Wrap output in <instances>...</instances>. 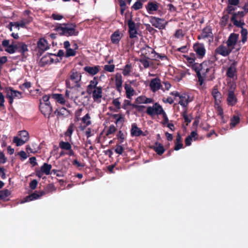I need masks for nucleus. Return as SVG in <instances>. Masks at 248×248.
Wrapping results in <instances>:
<instances>
[{"mask_svg":"<svg viewBox=\"0 0 248 248\" xmlns=\"http://www.w3.org/2000/svg\"><path fill=\"white\" fill-rule=\"evenodd\" d=\"M240 118L238 116L234 115L231 119V122L230 124L231 128H233L237 124L240 123Z\"/></svg>","mask_w":248,"mask_h":248,"instance_id":"nucleus-36","label":"nucleus"},{"mask_svg":"<svg viewBox=\"0 0 248 248\" xmlns=\"http://www.w3.org/2000/svg\"><path fill=\"white\" fill-rule=\"evenodd\" d=\"M13 142L16 144L17 146H20L23 145L27 141L22 138H19L18 137H15L13 139Z\"/></svg>","mask_w":248,"mask_h":248,"instance_id":"nucleus-42","label":"nucleus"},{"mask_svg":"<svg viewBox=\"0 0 248 248\" xmlns=\"http://www.w3.org/2000/svg\"><path fill=\"white\" fill-rule=\"evenodd\" d=\"M91 93L94 102L100 103L101 102V98L102 97V87L99 86L96 89L91 90Z\"/></svg>","mask_w":248,"mask_h":248,"instance_id":"nucleus-13","label":"nucleus"},{"mask_svg":"<svg viewBox=\"0 0 248 248\" xmlns=\"http://www.w3.org/2000/svg\"><path fill=\"white\" fill-rule=\"evenodd\" d=\"M100 67L99 65H95L92 67L87 66L84 68V70L90 75L94 76L99 72Z\"/></svg>","mask_w":248,"mask_h":248,"instance_id":"nucleus-25","label":"nucleus"},{"mask_svg":"<svg viewBox=\"0 0 248 248\" xmlns=\"http://www.w3.org/2000/svg\"><path fill=\"white\" fill-rule=\"evenodd\" d=\"M98 82L97 81V77H94L93 80H91L89 84L87 86V92L89 94H91V90L96 89V88L98 87L99 86H97Z\"/></svg>","mask_w":248,"mask_h":248,"instance_id":"nucleus-28","label":"nucleus"},{"mask_svg":"<svg viewBox=\"0 0 248 248\" xmlns=\"http://www.w3.org/2000/svg\"><path fill=\"white\" fill-rule=\"evenodd\" d=\"M130 105H131V101L129 100L125 99L124 101V103L122 106V108H124V109H127V106H130Z\"/></svg>","mask_w":248,"mask_h":248,"instance_id":"nucleus-64","label":"nucleus"},{"mask_svg":"<svg viewBox=\"0 0 248 248\" xmlns=\"http://www.w3.org/2000/svg\"><path fill=\"white\" fill-rule=\"evenodd\" d=\"M76 27L74 23L59 24L56 26L54 30L60 35L67 37L77 36L79 32L76 30Z\"/></svg>","mask_w":248,"mask_h":248,"instance_id":"nucleus-2","label":"nucleus"},{"mask_svg":"<svg viewBox=\"0 0 248 248\" xmlns=\"http://www.w3.org/2000/svg\"><path fill=\"white\" fill-rule=\"evenodd\" d=\"M239 34L232 33L230 34L226 44L228 47L230 48L232 51L235 48L239 38Z\"/></svg>","mask_w":248,"mask_h":248,"instance_id":"nucleus-8","label":"nucleus"},{"mask_svg":"<svg viewBox=\"0 0 248 248\" xmlns=\"http://www.w3.org/2000/svg\"><path fill=\"white\" fill-rule=\"evenodd\" d=\"M121 32L119 30L114 31L111 35V41L114 44H117L119 43L122 38Z\"/></svg>","mask_w":248,"mask_h":248,"instance_id":"nucleus-27","label":"nucleus"},{"mask_svg":"<svg viewBox=\"0 0 248 248\" xmlns=\"http://www.w3.org/2000/svg\"><path fill=\"white\" fill-rule=\"evenodd\" d=\"M19 136L20 138L24 139L26 141H28L29 139V135L28 132L26 130H23L19 132Z\"/></svg>","mask_w":248,"mask_h":248,"instance_id":"nucleus-50","label":"nucleus"},{"mask_svg":"<svg viewBox=\"0 0 248 248\" xmlns=\"http://www.w3.org/2000/svg\"><path fill=\"white\" fill-rule=\"evenodd\" d=\"M117 138L120 140V143H122L124 140V135L121 130H120L117 135Z\"/></svg>","mask_w":248,"mask_h":248,"instance_id":"nucleus-59","label":"nucleus"},{"mask_svg":"<svg viewBox=\"0 0 248 248\" xmlns=\"http://www.w3.org/2000/svg\"><path fill=\"white\" fill-rule=\"evenodd\" d=\"M231 21L233 23V25L237 27L241 28V29L243 28V26L245 25L244 22H241V21H238L237 19L234 18V16L231 18Z\"/></svg>","mask_w":248,"mask_h":248,"instance_id":"nucleus-41","label":"nucleus"},{"mask_svg":"<svg viewBox=\"0 0 248 248\" xmlns=\"http://www.w3.org/2000/svg\"><path fill=\"white\" fill-rule=\"evenodd\" d=\"M179 98V104L185 108H186L188 104L192 101V99H190L189 96L186 93L181 94Z\"/></svg>","mask_w":248,"mask_h":248,"instance_id":"nucleus-20","label":"nucleus"},{"mask_svg":"<svg viewBox=\"0 0 248 248\" xmlns=\"http://www.w3.org/2000/svg\"><path fill=\"white\" fill-rule=\"evenodd\" d=\"M115 86H122L123 80L122 76L121 74L117 73L115 76Z\"/></svg>","mask_w":248,"mask_h":248,"instance_id":"nucleus-44","label":"nucleus"},{"mask_svg":"<svg viewBox=\"0 0 248 248\" xmlns=\"http://www.w3.org/2000/svg\"><path fill=\"white\" fill-rule=\"evenodd\" d=\"M13 43H14V41L13 40L12 44L10 45L9 40H4L2 42V46L6 47L5 51L9 54H13L15 52V50L13 48Z\"/></svg>","mask_w":248,"mask_h":248,"instance_id":"nucleus-22","label":"nucleus"},{"mask_svg":"<svg viewBox=\"0 0 248 248\" xmlns=\"http://www.w3.org/2000/svg\"><path fill=\"white\" fill-rule=\"evenodd\" d=\"M81 75L79 72L74 70H71L68 78L65 80L66 86L67 88L74 89L79 88L81 87L80 81Z\"/></svg>","mask_w":248,"mask_h":248,"instance_id":"nucleus-3","label":"nucleus"},{"mask_svg":"<svg viewBox=\"0 0 248 248\" xmlns=\"http://www.w3.org/2000/svg\"><path fill=\"white\" fill-rule=\"evenodd\" d=\"M4 90L5 93H9L10 95H11L14 99H20L23 97L21 92L15 90L11 87H6L4 88Z\"/></svg>","mask_w":248,"mask_h":248,"instance_id":"nucleus-18","label":"nucleus"},{"mask_svg":"<svg viewBox=\"0 0 248 248\" xmlns=\"http://www.w3.org/2000/svg\"><path fill=\"white\" fill-rule=\"evenodd\" d=\"M149 21L152 26L159 30L165 29L167 23V22L165 24L163 23L165 21L164 19L153 16L150 17Z\"/></svg>","mask_w":248,"mask_h":248,"instance_id":"nucleus-6","label":"nucleus"},{"mask_svg":"<svg viewBox=\"0 0 248 248\" xmlns=\"http://www.w3.org/2000/svg\"><path fill=\"white\" fill-rule=\"evenodd\" d=\"M245 15V13L243 11H238L237 12H234L232 13V17L234 16V18L237 19L238 17H243Z\"/></svg>","mask_w":248,"mask_h":248,"instance_id":"nucleus-55","label":"nucleus"},{"mask_svg":"<svg viewBox=\"0 0 248 248\" xmlns=\"http://www.w3.org/2000/svg\"><path fill=\"white\" fill-rule=\"evenodd\" d=\"M149 86L151 90L153 93H155L160 89L163 90V89L162 88L160 79L158 78H156L151 79Z\"/></svg>","mask_w":248,"mask_h":248,"instance_id":"nucleus-14","label":"nucleus"},{"mask_svg":"<svg viewBox=\"0 0 248 248\" xmlns=\"http://www.w3.org/2000/svg\"><path fill=\"white\" fill-rule=\"evenodd\" d=\"M209 38V41L213 40V34L212 31L211 27L210 26H206L204 28L200 35L198 36V39H204Z\"/></svg>","mask_w":248,"mask_h":248,"instance_id":"nucleus-7","label":"nucleus"},{"mask_svg":"<svg viewBox=\"0 0 248 248\" xmlns=\"http://www.w3.org/2000/svg\"><path fill=\"white\" fill-rule=\"evenodd\" d=\"M37 45L38 49V52L40 53V55H41L45 51L49 48L48 43L46 40L44 38L39 39L37 42Z\"/></svg>","mask_w":248,"mask_h":248,"instance_id":"nucleus-11","label":"nucleus"},{"mask_svg":"<svg viewBox=\"0 0 248 248\" xmlns=\"http://www.w3.org/2000/svg\"><path fill=\"white\" fill-rule=\"evenodd\" d=\"M131 126V135L132 137H139L141 135L144 136L143 132L137 126L136 123L133 124Z\"/></svg>","mask_w":248,"mask_h":248,"instance_id":"nucleus-24","label":"nucleus"},{"mask_svg":"<svg viewBox=\"0 0 248 248\" xmlns=\"http://www.w3.org/2000/svg\"><path fill=\"white\" fill-rule=\"evenodd\" d=\"M52 168V166L50 164H48L46 163H44L41 167V170L46 175H49L50 174V170Z\"/></svg>","mask_w":248,"mask_h":248,"instance_id":"nucleus-35","label":"nucleus"},{"mask_svg":"<svg viewBox=\"0 0 248 248\" xmlns=\"http://www.w3.org/2000/svg\"><path fill=\"white\" fill-rule=\"evenodd\" d=\"M229 19V16L228 14L224 15L221 18V24L223 26H225Z\"/></svg>","mask_w":248,"mask_h":248,"instance_id":"nucleus-54","label":"nucleus"},{"mask_svg":"<svg viewBox=\"0 0 248 248\" xmlns=\"http://www.w3.org/2000/svg\"><path fill=\"white\" fill-rule=\"evenodd\" d=\"M124 148L120 145H116L115 152L119 155H122L124 151Z\"/></svg>","mask_w":248,"mask_h":248,"instance_id":"nucleus-60","label":"nucleus"},{"mask_svg":"<svg viewBox=\"0 0 248 248\" xmlns=\"http://www.w3.org/2000/svg\"><path fill=\"white\" fill-rule=\"evenodd\" d=\"M146 8L149 14H152L153 11H156L158 10V3L156 2H149L146 6Z\"/></svg>","mask_w":248,"mask_h":248,"instance_id":"nucleus-29","label":"nucleus"},{"mask_svg":"<svg viewBox=\"0 0 248 248\" xmlns=\"http://www.w3.org/2000/svg\"><path fill=\"white\" fill-rule=\"evenodd\" d=\"M182 116L184 118L185 122L187 123V125H188V124H189L191 122L192 117L191 115H190L189 116L187 115L186 108L185 111L182 113Z\"/></svg>","mask_w":248,"mask_h":248,"instance_id":"nucleus-40","label":"nucleus"},{"mask_svg":"<svg viewBox=\"0 0 248 248\" xmlns=\"http://www.w3.org/2000/svg\"><path fill=\"white\" fill-rule=\"evenodd\" d=\"M150 58L146 55L142 54L140 55L139 61L143 65L144 68H147L150 66L149 60Z\"/></svg>","mask_w":248,"mask_h":248,"instance_id":"nucleus-31","label":"nucleus"},{"mask_svg":"<svg viewBox=\"0 0 248 248\" xmlns=\"http://www.w3.org/2000/svg\"><path fill=\"white\" fill-rule=\"evenodd\" d=\"M124 89L125 90L126 97L129 99H131L132 96L134 95L135 92V90L130 85L128 84L125 83L124 84Z\"/></svg>","mask_w":248,"mask_h":248,"instance_id":"nucleus-30","label":"nucleus"},{"mask_svg":"<svg viewBox=\"0 0 248 248\" xmlns=\"http://www.w3.org/2000/svg\"><path fill=\"white\" fill-rule=\"evenodd\" d=\"M184 36V33H183V31L181 29H179L176 30L174 36L177 38H180L183 37Z\"/></svg>","mask_w":248,"mask_h":248,"instance_id":"nucleus-61","label":"nucleus"},{"mask_svg":"<svg viewBox=\"0 0 248 248\" xmlns=\"http://www.w3.org/2000/svg\"><path fill=\"white\" fill-rule=\"evenodd\" d=\"M151 53L154 54V60L155 61L158 60V59H161V60H167V57L165 54H159L156 52L154 49L152 50Z\"/></svg>","mask_w":248,"mask_h":248,"instance_id":"nucleus-38","label":"nucleus"},{"mask_svg":"<svg viewBox=\"0 0 248 248\" xmlns=\"http://www.w3.org/2000/svg\"><path fill=\"white\" fill-rule=\"evenodd\" d=\"M150 148L159 155H162L165 151L163 145L157 141L155 142V145L151 146Z\"/></svg>","mask_w":248,"mask_h":248,"instance_id":"nucleus-26","label":"nucleus"},{"mask_svg":"<svg viewBox=\"0 0 248 248\" xmlns=\"http://www.w3.org/2000/svg\"><path fill=\"white\" fill-rule=\"evenodd\" d=\"M212 95L215 99V105L219 106L221 102L222 95L218 91L217 86L214 87L212 91Z\"/></svg>","mask_w":248,"mask_h":248,"instance_id":"nucleus-16","label":"nucleus"},{"mask_svg":"<svg viewBox=\"0 0 248 248\" xmlns=\"http://www.w3.org/2000/svg\"><path fill=\"white\" fill-rule=\"evenodd\" d=\"M215 66L214 61L210 60H205L201 63H196L191 66V69L196 73L200 85H202L207 78V74L210 72H212V75L210 76L208 80L212 81L215 79Z\"/></svg>","mask_w":248,"mask_h":248,"instance_id":"nucleus-1","label":"nucleus"},{"mask_svg":"<svg viewBox=\"0 0 248 248\" xmlns=\"http://www.w3.org/2000/svg\"><path fill=\"white\" fill-rule=\"evenodd\" d=\"M183 147V144L182 143L181 136L179 133H178L176 136V141L175 142L174 150L175 151H178L182 148Z\"/></svg>","mask_w":248,"mask_h":248,"instance_id":"nucleus-33","label":"nucleus"},{"mask_svg":"<svg viewBox=\"0 0 248 248\" xmlns=\"http://www.w3.org/2000/svg\"><path fill=\"white\" fill-rule=\"evenodd\" d=\"M193 49L198 58L202 59L205 56L206 50L203 44L200 43L195 44Z\"/></svg>","mask_w":248,"mask_h":248,"instance_id":"nucleus-12","label":"nucleus"},{"mask_svg":"<svg viewBox=\"0 0 248 248\" xmlns=\"http://www.w3.org/2000/svg\"><path fill=\"white\" fill-rule=\"evenodd\" d=\"M234 90L231 88L228 91V97L227 98V103L230 106H234L237 102V99L234 94Z\"/></svg>","mask_w":248,"mask_h":248,"instance_id":"nucleus-17","label":"nucleus"},{"mask_svg":"<svg viewBox=\"0 0 248 248\" xmlns=\"http://www.w3.org/2000/svg\"><path fill=\"white\" fill-rule=\"evenodd\" d=\"M56 190L55 186L53 184H48L44 189V192H45V194L46 193L52 192L53 191Z\"/></svg>","mask_w":248,"mask_h":248,"instance_id":"nucleus-45","label":"nucleus"},{"mask_svg":"<svg viewBox=\"0 0 248 248\" xmlns=\"http://www.w3.org/2000/svg\"><path fill=\"white\" fill-rule=\"evenodd\" d=\"M38 182L36 180L34 179L32 181H31L30 183V187L31 189H35L37 186Z\"/></svg>","mask_w":248,"mask_h":248,"instance_id":"nucleus-63","label":"nucleus"},{"mask_svg":"<svg viewBox=\"0 0 248 248\" xmlns=\"http://www.w3.org/2000/svg\"><path fill=\"white\" fill-rule=\"evenodd\" d=\"M52 97L61 104H64L65 103V100L62 94L53 93Z\"/></svg>","mask_w":248,"mask_h":248,"instance_id":"nucleus-34","label":"nucleus"},{"mask_svg":"<svg viewBox=\"0 0 248 248\" xmlns=\"http://www.w3.org/2000/svg\"><path fill=\"white\" fill-rule=\"evenodd\" d=\"M235 10V8H234L232 5L230 4H228L227 8H226L225 11H226L227 14L229 15L230 14H232L233 13L232 12Z\"/></svg>","mask_w":248,"mask_h":248,"instance_id":"nucleus-58","label":"nucleus"},{"mask_svg":"<svg viewBox=\"0 0 248 248\" xmlns=\"http://www.w3.org/2000/svg\"><path fill=\"white\" fill-rule=\"evenodd\" d=\"M31 83L29 81H26L22 85H20L19 86V88L20 90L24 91L25 89H29L31 87Z\"/></svg>","mask_w":248,"mask_h":248,"instance_id":"nucleus-52","label":"nucleus"},{"mask_svg":"<svg viewBox=\"0 0 248 248\" xmlns=\"http://www.w3.org/2000/svg\"><path fill=\"white\" fill-rule=\"evenodd\" d=\"M145 97L144 96H140L138 97L135 102L137 104H145Z\"/></svg>","mask_w":248,"mask_h":248,"instance_id":"nucleus-62","label":"nucleus"},{"mask_svg":"<svg viewBox=\"0 0 248 248\" xmlns=\"http://www.w3.org/2000/svg\"><path fill=\"white\" fill-rule=\"evenodd\" d=\"M51 56H54L56 57L55 54H53L52 53H47L45 55H44L40 60V63H41L42 66H44L47 64H51L53 63L55 61L51 57Z\"/></svg>","mask_w":248,"mask_h":248,"instance_id":"nucleus-19","label":"nucleus"},{"mask_svg":"<svg viewBox=\"0 0 248 248\" xmlns=\"http://www.w3.org/2000/svg\"><path fill=\"white\" fill-rule=\"evenodd\" d=\"M232 51V50L228 47L227 46H225L223 45H221L216 48L215 50V53L216 54L220 55L223 57H227L229 56Z\"/></svg>","mask_w":248,"mask_h":248,"instance_id":"nucleus-10","label":"nucleus"},{"mask_svg":"<svg viewBox=\"0 0 248 248\" xmlns=\"http://www.w3.org/2000/svg\"><path fill=\"white\" fill-rule=\"evenodd\" d=\"M54 114H56L58 118H63L68 116L69 114V111L66 108L62 107L59 109H57L54 111Z\"/></svg>","mask_w":248,"mask_h":248,"instance_id":"nucleus-23","label":"nucleus"},{"mask_svg":"<svg viewBox=\"0 0 248 248\" xmlns=\"http://www.w3.org/2000/svg\"><path fill=\"white\" fill-rule=\"evenodd\" d=\"M127 25L128 27V32L129 34V37L130 38H134L136 37V34L138 32L136 28L135 23L132 20L131 18L128 20Z\"/></svg>","mask_w":248,"mask_h":248,"instance_id":"nucleus-15","label":"nucleus"},{"mask_svg":"<svg viewBox=\"0 0 248 248\" xmlns=\"http://www.w3.org/2000/svg\"><path fill=\"white\" fill-rule=\"evenodd\" d=\"M18 45L19 46H18V48L17 51L20 53L22 56L23 57L24 56L25 52L29 50L28 45L25 43L22 42H18Z\"/></svg>","mask_w":248,"mask_h":248,"instance_id":"nucleus-32","label":"nucleus"},{"mask_svg":"<svg viewBox=\"0 0 248 248\" xmlns=\"http://www.w3.org/2000/svg\"><path fill=\"white\" fill-rule=\"evenodd\" d=\"M74 124L71 123L69 125L67 131L65 133V136L71 138V136L74 131Z\"/></svg>","mask_w":248,"mask_h":248,"instance_id":"nucleus-46","label":"nucleus"},{"mask_svg":"<svg viewBox=\"0 0 248 248\" xmlns=\"http://www.w3.org/2000/svg\"><path fill=\"white\" fill-rule=\"evenodd\" d=\"M45 194V192L42 191L40 192L36 191L25 198L24 199V202H27L34 200H36Z\"/></svg>","mask_w":248,"mask_h":248,"instance_id":"nucleus-21","label":"nucleus"},{"mask_svg":"<svg viewBox=\"0 0 248 248\" xmlns=\"http://www.w3.org/2000/svg\"><path fill=\"white\" fill-rule=\"evenodd\" d=\"M76 54V51L75 49L69 48L66 49L65 57L68 58L71 56H75Z\"/></svg>","mask_w":248,"mask_h":248,"instance_id":"nucleus-49","label":"nucleus"},{"mask_svg":"<svg viewBox=\"0 0 248 248\" xmlns=\"http://www.w3.org/2000/svg\"><path fill=\"white\" fill-rule=\"evenodd\" d=\"M132 66L131 64H127L124 67V69L123 70V74L124 76H126L129 75L131 71Z\"/></svg>","mask_w":248,"mask_h":248,"instance_id":"nucleus-47","label":"nucleus"},{"mask_svg":"<svg viewBox=\"0 0 248 248\" xmlns=\"http://www.w3.org/2000/svg\"><path fill=\"white\" fill-rule=\"evenodd\" d=\"M143 3L140 0H137L131 7L132 9L138 10L142 8Z\"/></svg>","mask_w":248,"mask_h":248,"instance_id":"nucleus-51","label":"nucleus"},{"mask_svg":"<svg viewBox=\"0 0 248 248\" xmlns=\"http://www.w3.org/2000/svg\"><path fill=\"white\" fill-rule=\"evenodd\" d=\"M60 147L64 150H68L71 149L72 146L68 142H64L63 141H60L59 143Z\"/></svg>","mask_w":248,"mask_h":248,"instance_id":"nucleus-43","label":"nucleus"},{"mask_svg":"<svg viewBox=\"0 0 248 248\" xmlns=\"http://www.w3.org/2000/svg\"><path fill=\"white\" fill-rule=\"evenodd\" d=\"M39 108L41 113L46 117L49 118L52 111V107L50 104H47L46 103H42V100H40Z\"/></svg>","mask_w":248,"mask_h":248,"instance_id":"nucleus-9","label":"nucleus"},{"mask_svg":"<svg viewBox=\"0 0 248 248\" xmlns=\"http://www.w3.org/2000/svg\"><path fill=\"white\" fill-rule=\"evenodd\" d=\"M11 195V191L5 189L0 191V200H5L6 198Z\"/></svg>","mask_w":248,"mask_h":248,"instance_id":"nucleus-39","label":"nucleus"},{"mask_svg":"<svg viewBox=\"0 0 248 248\" xmlns=\"http://www.w3.org/2000/svg\"><path fill=\"white\" fill-rule=\"evenodd\" d=\"M114 69H115V65L114 64H110V65H108V64H106V65H105L104 67V69L107 71V72H112L114 71Z\"/></svg>","mask_w":248,"mask_h":248,"instance_id":"nucleus-56","label":"nucleus"},{"mask_svg":"<svg viewBox=\"0 0 248 248\" xmlns=\"http://www.w3.org/2000/svg\"><path fill=\"white\" fill-rule=\"evenodd\" d=\"M91 119L89 113L86 114L82 118V122L85 124L86 126H88L91 124V121L90 120Z\"/></svg>","mask_w":248,"mask_h":248,"instance_id":"nucleus-48","label":"nucleus"},{"mask_svg":"<svg viewBox=\"0 0 248 248\" xmlns=\"http://www.w3.org/2000/svg\"><path fill=\"white\" fill-rule=\"evenodd\" d=\"M240 33L242 39L240 42H241L243 44H245L247 42L248 39V31L247 29L242 28L241 30Z\"/></svg>","mask_w":248,"mask_h":248,"instance_id":"nucleus-37","label":"nucleus"},{"mask_svg":"<svg viewBox=\"0 0 248 248\" xmlns=\"http://www.w3.org/2000/svg\"><path fill=\"white\" fill-rule=\"evenodd\" d=\"M164 112L162 106L157 103L154 104L153 107H148L146 111V113L151 116L155 115H162Z\"/></svg>","mask_w":248,"mask_h":248,"instance_id":"nucleus-4","label":"nucleus"},{"mask_svg":"<svg viewBox=\"0 0 248 248\" xmlns=\"http://www.w3.org/2000/svg\"><path fill=\"white\" fill-rule=\"evenodd\" d=\"M238 62L237 61H233L230 66L227 68L226 71V76L232 79H237V66Z\"/></svg>","mask_w":248,"mask_h":248,"instance_id":"nucleus-5","label":"nucleus"},{"mask_svg":"<svg viewBox=\"0 0 248 248\" xmlns=\"http://www.w3.org/2000/svg\"><path fill=\"white\" fill-rule=\"evenodd\" d=\"M116 131V128L115 126L111 124L108 127L107 132H106V135L108 136L109 135L112 134L114 133Z\"/></svg>","mask_w":248,"mask_h":248,"instance_id":"nucleus-53","label":"nucleus"},{"mask_svg":"<svg viewBox=\"0 0 248 248\" xmlns=\"http://www.w3.org/2000/svg\"><path fill=\"white\" fill-rule=\"evenodd\" d=\"M120 98H117L113 99L112 100V104L117 109H120L121 108V103L119 101Z\"/></svg>","mask_w":248,"mask_h":248,"instance_id":"nucleus-57","label":"nucleus"}]
</instances>
